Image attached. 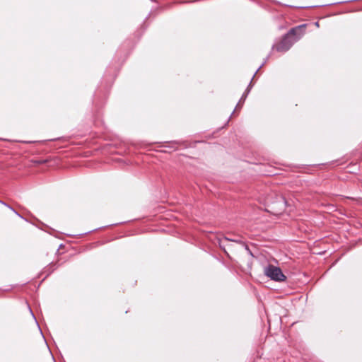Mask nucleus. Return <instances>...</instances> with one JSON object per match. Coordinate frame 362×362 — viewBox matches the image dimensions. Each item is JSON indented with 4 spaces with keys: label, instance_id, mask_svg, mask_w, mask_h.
I'll list each match as a JSON object with an SVG mask.
<instances>
[{
    "label": "nucleus",
    "instance_id": "f257e3e1",
    "mask_svg": "<svg viewBox=\"0 0 362 362\" xmlns=\"http://www.w3.org/2000/svg\"><path fill=\"white\" fill-rule=\"evenodd\" d=\"M305 28V25H301L291 28L272 49L281 52L288 51L303 36Z\"/></svg>",
    "mask_w": 362,
    "mask_h": 362
},
{
    "label": "nucleus",
    "instance_id": "f03ea898",
    "mask_svg": "<svg viewBox=\"0 0 362 362\" xmlns=\"http://www.w3.org/2000/svg\"><path fill=\"white\" fill-rule=\"evenodd\" d=\"M264 274L276 281H284L286 279V276L282 273L281 269L274 265H269L265 267Z\"/></svg>",
    "mask_w": 362,
    "mask_h": 362
},
{
    "label": "nucleus",
    "instance_id": "7ed1b4c3",
    "mask_svg": "<svg viewBox=\"0 0 362 362\" xmlns=\"http://www.w3.org/2000/svg\"><path fill=\"white\" fill-rule=\"evenodd\" d=\"M250 86H251V83H250L249 86L247 87V88L246 89V90L245 91V93L243 94L240 100H239L238 103L236 105V107H235V110L239 108V107H241V106L243 105V103L245 102L248 93H250Z\"/></svg>",
    "mask_w": 362,
    "mask_h": 362
},
{
    "label": "nucleus",
    "instance_id": "20e7f679",
    "mask_svg": "<svg viewBox=\"0 0 362 362\" xmlns=\"http://www.w3.org/2000/svg\"><path fill=\"white\" fill-rule=\"evenodd\" d=\"M223 241H233V242H236V243H240V241L238 240L229 239V238L225 237L223 240H219L218 243H219L220 247H222Z\"/></svg>",
    "mask_w": 362,
    "mask_h": 362
},
{
    "label": "nucleus",
    "instance_id": "39448f33",
    "mask_svg": "<svg viewBox=\"0 0 362 362\" xmlns=\"http://www.w3.org/2000/svg\"><path fill=\"white\" fill-rule=\"evenodd\" d=\"M279 204H281L283 206H285L286 204V201L284 197H280Z\"/></svg>",
    "mask_w": 362,
    "mask_h": 362
},
{
    "label": "nucleus",
    "instance_id": "423d86ee",
    "mask_svg": "<svg viewBox=\"0 0 362 362\" xmlns=\"http://www.w3.org/2000/svg\"><path fill=\"white\" fill-rule=\"evenodd\" d=\"M6 207H8L9 209H11V211H13L16 215H18V216L20 217H22L13 208H12L11 206H9L8 204H7V206H6Z\"/></svg>",
    "mask_w": 362,
    "mask_h": 362
},
{
    "label": "nucleus",
    "instance_id": "0eeeda50",
    "mask_svg": "<svg viewBox=\"0 0 362 362\" xmlns=\"http://www.w3.org/2000/svg\"><path fill=\"white\" fill-rule=\"evenodd\" d=\"M6 207H8L9 209H11V211H13L16 215H18V216L20 217H22L13 208H12L11 206H9L8 204H7V206H6Z\"/></svg>",
    "mask_w": 362,
    "mask_h": 362
},
{
    "label": "nucleus",
    "instance_id": "6e6552de",
    "mask_svg": "<svg viewBox=\"0 0 362 362\" xmlns=\"http://www.w3.org/2000/svg\"><path fill=\"white\" fill-rule=\"evenodd\" d=\"M6 207H8L9 209H11V211H13L16 215H18V216L20 217H22L13 208H12L11 206H9L8 204H7V206H6Z\"/></svg>",
    "mask_w": 362,
    "mask_h": 362
},
{
    "label": "nucleus",
    "instance_id": "1a4fd4ad",
    "mask_svg": "<svg viewBox=\"0 0 362 362\" xmlns=\"http://www.w3.org/2000/svg\"><path fill=\"white\" fill-rule=\"evenodd\" d=\"M0 203L2 204L4 206H7V204L5 203L4 202L1 201V200H0Z\"/></svg>",
    "mask_w": 362,
    "mask_h": 362
},
{
    "label": "nucleus",
    "instance_id": "9d476101",
    "mask_svg": "<svg viewBox=\"0 0 362 362\" xmlns=\"http://www.w3.org/2000/svg\"><path fill=\"white\" fill-rule=\"evenodd\" d=\"M262 66H263V64H262L260 66H259V69L256 71V72H255V73H257V72L259 71V69H261V67H262ZM255 74H255L254 75H255ZM254 76H253V77H254Z\"/></svg>",
    "mask_w": 362,
    "mask_h": 362
}]
</instances>
